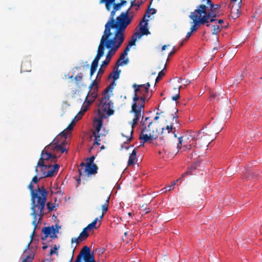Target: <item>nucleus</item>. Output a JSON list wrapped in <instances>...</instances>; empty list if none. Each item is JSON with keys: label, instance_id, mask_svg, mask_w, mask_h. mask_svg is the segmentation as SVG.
Masks as SVG:
<instances>
[{"label": "nucleus", "instance_id": "obj_62", "mask_svg": "<svg viewBox=\"0 0 262 262\" xmlns=\"http://www.w3.org/2000/svg\"><path fill=\"white\" fill-rule=\"evenodd\" d=\"M119 3L121 4V6H122L126 3V1L124 0H121V2Z\"/></svg>", "mask_w": 262, "mask_h": 262}, {"label": "nucleus", "instance_id": "obj_55", "mask_svg": "<svg viewBox=\"0 0 262 262\" xmlns=\"http://www.w3.org/2000/svg\"><path fill=\"white\" fill-rule=\"evenodd\" d=\"M135 35H136V37H137V39H139L143 36V35L141 34V33L140 32L138 33H137V32L135 33Z\"/></svg>", "mask_w": 262, "mask_h": 262}, {"label": "nucleus", "instance_id": "obj_58", "mask_svg": "<svg viewBox=\"0 0 262 262\" xmlns=\"http://www.w3.org/2000/svg\"><path fill=\"white\" fill-rule=\"evenodd\" d=\"M190 172H191V171L190 170H188L186 172H185V173H184L182 174V178H183L185 176H186V175L190 174Z\"/></svg>", "mask_w": 262, "mask_h": 262}, {"label": "nucleus", "instance_id": "obj_26", "mask_svg": "<svg viewBox=\"0 0 262 262\" xmlns=\"http://www.w3.org/2000/svg\"><path fill=\"white\" fill-rule=\"evenodd\" d=\"M118 67H117L116 66H115L114 67L113 71L110 74L109 76V78H113L114 82L115 80H117L120 77L121 70L118 69Z\"/></svg>", "mask_w": 262, "mask_h": 262}, {"label": "nucleus", "instance_id": "obj_57", "mask_svg": "<svg viewBox=\"0 0 262 262\" xmlns=\"http://www.w3.org/2000/svg\"><path fill=\"white\" fill-rule=\"evenodd\" d=\"M184 85L185 86L191 83V81L188 79H184Z\"/></svg>", "mask_w": 262, "mask_h": 262}, {"label": "nucleus", "instance_id": "obj_60", "mask_svg": "<svg viewBox=\"0 0 262 262\" xmlns=\"http://www.w3.org/2000/svg\"><path fill=\"white\" fill-rule=\"evenodd\" d=\"M192 33L190 31L188 32L186 35V39H188L191 36Z\"/></svg>", "mask_w": 262, "mask_h": 262}, {"label": "nucleus", "instance_id": "obj_49", "mask_svg": "<svg viewBox=\"0 0 262 262\" xmlns=\"http://www.w3.org/2000/svg\"><path fill=\"white\" fill-rule=\"evenodd\" d=\"M110 62V61H108V60H107V59H105V60H104L102 61L101 67L107 66L109 64Z\"/></svg>", "mask_w": 262, "mask_h": 262}, {"label": "nucleus", "instance_id": "obj_40", "mask_svg": "<svg viewBox=\"0 0 262 262\" xmlns=\"http://www.w3.org/2000/svg\"><path fill=\"white\" fill-rule=\"evenodd\" d=\"M95 158L94 156L91 157L90 158H87L86 160V163L85 165H90L91 164H94L93 163V162L94 161Z\"/></svg>", "mask_w": 262, "mask_h": 262}, {"label": "nucleus", "instance_id": "obj_2", "mask_svg": "<svg viewBox=\"0 0 262 262\" xmlns=\"http://www.w3.org/2000/svg\"><path fill=\"white\" fill-rule=\"evenodd\" d=\"M204 129L200 130L196 133V135L190 134L183 137H179V143L177 144V148L179 149L182 147L185 149H190L191 146L193 144V142L191 141H196L195 145L199 147L203 146H207L210 141H212V139L209 138V136L207 133L203 131Z\"/></svg>", "mask_w": 262, "mask_h": 262}, {"label": "nucleus", "instance_id": "obj_54", "mask_svg": "<svg viewBox=\"0 0 262 262\" xmlns=\"http://www.w3.org/2000/svg\"><path fill=\"white\" fill-rule=\"evenodd\" d=\"M217 96V95L215 93L211 94L210 97V100H214Z\"/></svg>", "mask_w": 262, "mask_h": 262}, {"label": "nucleus", "instance_id": "obj_17", "mask_svg": "<svg viewBox=\"0 0 262 262\" xmlns=\"http://www.w3.org/2000/svg\"><path fill=\"white\" fill-rule=\"evenodd\" d=\"M104 113L102 112L100 109L98 110L97 117L94 118L93 120V126L95 128V130L99 132V130L102 127L103 120L107 118L106 114H104Z\"/></svg>", "mask_w": 262, "mask_h": 262}, {"label": "nucleus", "instance_id": "obj_24", "mask_svg": "<svg viewBox=\"0 0 262 262\" xmlns=\"http://www.w3.org/2000/svg\"><path fill=\"white\" fill-rule=\"evenodd\" d=\"M145 16H144L140 23V32L143 35H148L150 34V32L149 31L148 28H147L148 21V20H145Z\"/></svg>", "mask_w": 262, "mask_h": 262}, {"label": "nucleus", "instance_id": "obj_19", "mask_svg": "<svg viewBox=\"0 0 262 262\" xmlns=\"http://www.w3.org/2000/svg\"><path fill=\"white\" fill-rule=\"evenodd\" d=\"M174 132L175 128L173 127L172 125H167L165 128L163 127L162 128L161 137L160 138L162 140H166L172 136L176 138L177 135Z\"/></svg>", "mask_w": 262, "mask_h": 262}, {"label": "nucleus", "instance_id": "obj_12", "mask_svg": "<svg viewBox=\"0 0 262 262\" xmlns=\"http://www.w3.org/2000/svg\"><path fill=\"white\" fill-rule=\"evenodd\" d=\"M189 17L193 20V25L190 28V32L191 33L195 31L200 25H204L205 23H207L205 20V18H203L200 14L196 12L195 10L193 12H191Z\"/></svg>", "mask_w": 262, "mask_h": 262}, {"label": "nucleus", "instance_id": "obj_28", "mask_svg": "<svg viewBox=\"0 0 262 262\" xmlns=\"http://www.w3.org/2000/svg\"><path fill=\"white\" fill-rule=\"evenodd\" d=\"M93 135L95 137V141L94 142V144H96L97 145H99L100 144V142L101 141L100 137L103 136L105 135V133H101V129L99 130V132H97L96 130L93 132Z\"/></svg>", "mask_w": 262, "mask_h": 262}, {"label": "nucleus", "instance_id": "obj_36", "mask_svg": "<svg viewBox=\"0 0 262 262\" xmlns=\"http://www.w3.org/2000/svg\"><path fill=\"white\" fill-rule=\"evenodd\" d=\"M83 78V75L81 73H79L77 76L75 77V80L76 84H79V83L82 81Z\"/></svg>", "mask_w": 262, "mask_h": 262}, {"label": "nucleus", "instance_id": "obj_10", "mask_svg": "<svg viewBox=\"0 0 262 262\" xmlns=\"http://www.w3.org/2000/svg\"><path fill=\"white\" fill-rule=\"evenodd\" d=\"M110 194H107L106 196L105 203L101 206V215L99 216V217L95 218V219L91 223L89 224L87 226V227H85L89 231H90L93 228L97 229L96 225L97 222H99L98 227L100 226L102 218L104 217V215L106 214V213L108 210V204L110 202Z\"/></svg>", "mask_w": 262, "mask_h": 262}, {"label": "nucleus", "instance_id": "obj_23", "mask_svg": "<svg viewBox=\"0 0 262 262\" xmlns=\"http://www.w3.org/2000/svg\"><path fill=\"white\" fill-rule=\"evenodd\" d=\"M90 89L84 101V103H88V105L91 104L97 97V86Z\"/></svg>", "mask_w": 262, "mask_h": 262}, {"label": "nucleus", "instance_id": "obj_64", "mask_svg": "<svg viewBox=\"0 0 262 262\" xmlns=\"http://www.w3.org/2000/svg\"><path fill=\"white\" fill-rule=\"evenodd\" d=\"M166 47H167L166 45L163 46L162 47V51L165 50L166 49Z\"/></svg>", "mask_w": 262, "mask_h": 262}, {"label": "nucleus", "instance_id": "obj_52", "mask_svg": "<svg viewBox=\"0 0 262 262\" xmlns=\"http://www.w3.org/2000/svg\"><path fill=\"white\" fill-rule=\"evenodd\" d=\"M104 70L102 69V67L101 68H100L99 69L98 72V74H97V78H98V75L102 74L104 73Z\"/></svg>", "mask_w": 262, "mask_h": 262}, {"label": "nucleus", "instance_id": "obj_47", "mask_svg": "<svg viewBox=\"0 0 262 262\" xmlns=\"http://www.w3.org/2000/svg\"><path fill=\"white\" fill-rule=\"evenodd\" d=\"M135 43H136V41H135V39H131V40L129 41L128 45L127 46L129 47V48H130V47L132 46L135 45Z\"/></svg>", "mask_w": 262, "mask_h": 262}, {"label": "nucleus", "instance_id": "obj_61", "mask_svg": "<svg viewBox=\"0 0 262 262\" xmlns=\"http://www.w3.org/2000/svg\"><path fill=\"white\" fill-rule=\"evenodd\" d=\"M136 36V35H135V34L134 33L132 37V39H135V41H136V40L138 39Z\"/></svg>", "mask_w": 262, "mask_h": 262}, {"label": "nucleus", "instance_id": "obj_1", "mask_svg": "<svg viewBox=\"0 0 262 262\" xmlns=\"http://www.w3.org/2000/svg\"><path fill=\"white\" fill-rule=\"evenodd\" d=\"M40 179L36 173V176L32 178L31 183L28 185L31 196V209L32 212L31 215L33 217L32 224L34 226V230L36 229L38 223L42 220L43 216L42 211L45 208L48 194V191L43 186H38L37 189L34 188L32 183H37Z\"/></svg>", "mask_w": 262, "mask_h": 262}, {"label": "nucleus", "instance_id": "obj_63", "mask_svg": "<svg viewBox=\"0 0 262 262\" xmlns=\"http://www.w3.org/2000/svg\"><path fill=\"white\" fill-rule=\"evenodd\" d=\"M223 23H224V20L223 19H219L218 20V24H222Z\"/></svg>", "mask_w": 262, "mask_h": 262}, {"label": "nucleus", "instance_id": "obj_44", "mask_svg": "<svg viewBox=\"0 0 262 262\" xmlns=\"http://www.w3.org/2000/svg\"><path fill=\"white\" fill-rule=\"evenodd\" d=\"M130 48L129 47H126V48L125 49L124 52L121 54V55H122V56H125L127 55L128 52H129V51L130 50Z\"/></svg>", "mask_w": 262, "mask_h": 262}, {"label": "nucleus", "instance_id": "obj_7", "mask_svg": "<svg viewBox=\"0 0 262 262\" xmlns=\"http://www.w3.org/2000/svg\"><path fill=\"white\" fill-rule=\"evenodd\" d=\"M133 87L134 88L133 102H143V104H145V100H148L150 97L148 96L149 83L147 82L144 84H134Z\"/></svg>", "mask_w": 262, "mask_h": 262}, {"label": "nucleus", "instance_id": "obj_5", "mask_svg": "<svg viewBox=\"0 0 262 262\" xmlns=\"http://www.w3.org/2000/svg\"><path fill=\"white\" fill-rule=\"evenodd\" d=\"M144 107L145 104H143V102L138 103L137 102H133L132 104L130 112L134 114V118L132 122V128L128 129L127 130L128 133H129V136H125L124 133H122V135L125 136L127 138V140L128 141H130L133 139L132 134L134 132V127L137 125L141 117L142 118V120L145 119V118L144 119L143 118Z\"/></svg>", "mask_w": 262, "mask_h": 262}, {"label": "nucleus", "instance_id": "obj_27", "mask_svg": "<svg viewBox=\"0 0 262 262\" xmlns=\"http://www.w3.org/2000/svg\"><path fill=\"white\" fill-rule=\"evenodd\" d=\"M73 128V125L72 124H70L68 125L67 128L61 132L58 136V137H61L63 138H65V139H67V137L69 134V132L71 131Z\"/></svg>", "mask_w": 262, "mask_h": 262}, {"label": "nucleus", "instance_id": "obj_9", "mask_svg": "<svg viewBox=\"0 0 262 262\" xmlns=\"http://www.w3.org/2000/svg\"><path fill=\"white\" fill-rule=\"evenodd\" d=\"M110 95L104 94L100 101V110L105 113L107 115L110 116L114 114L113 103L110 100Z\"/></svg>", "mask_w": 262, "mask_h": 262}, {"label": "nucleus", "instance_id": "obj_21", "mask_svg": "<svg viewBox=\"0 0 262 262\" xmlns=\"http://www.w3.org/2000/svg\"><path fill=\"white\" fill-rule=\"evenodd\" d=\"M242 0H239L236 3H233L230 2L229 5V8L230 9L231 14L230 16L233 19H235L238 17V14L240 13L241 5Z\"/></svg>", "mask_w": 262, "mask_h": 262}, {"label": "nucleus", "instance_id": "obj_48", "mask_svg": "<svg viewBox=\"0 0 262 262\" xmlns=\"http://www.w3.org/2000/svg\"><path fill=\"white\" fill-rule=\"evenodd\" d=\"M79 241H80V238H79L77 237V238H73L72 239V243L73 244V243H76V244H79Z\"/></svg>", "mask_w": 262, "mask_h": 262}, {"label": "nucleus", "instance_id": "obj_41", "mask_svg": "<svg viewBox=\"0 0 262 262\" xmlns=\"http://www.w3.org/2000/svg\"><path fill=\"white\" fill-rule=\"evenodd\" d=\"M164 75L165 73L163 71H161L159 73L156 79V83L158 82L159 80L162 78V77L164 76Z\"/></svg>", "mask_w": 262, "mask_h": 262}, {"label": "nucleus", "instance_id": "obj_16", "mask_svg": "<svg viewBox=\"0 0 262 262\" xmlns=\"http://www.w3.org/2000/svg\"><path fill=\"white\" fill-rule=\"evenodd\" d=\"M80 166L81 168L79 169L80 176L86 173L88 176L95 174L97 173L98 167L96 164L88 165H85L84 163H81Z\"/></svg>", "mask_w": 262, "mask_h": 262}, {"label": "nucleus", "instance_id": "obj_15", "mask_svg": "<svg viewBox=\"0 0 262 262\" xmlns=\"http://www.w3.org/2000/svg\"><path fill=\"white\" fill-rule=\"evenodd\" d=\"M50 165L47 164L46 163H40L38 162L36 166L35 167V171L37 175L39 176V179L50 177L51 176H46L47 174L50 172Z\"/></svg>", "mask_w": 262, "mask_h": 262}, {"label": "nucleus", "instance_id": "obj_22", "mask_svg": "<svg viewBox=\"0 0 262 262\" xmlns=\"http://www.w3.org/2000/svg\"><path fill=\"white\" fill-rule=\"evenodd\" d=\"M116 0H100L99 4H104L105 8L108 11H110L113 6L115 11H118L120 9L121 5L120 3H115Z\"/></svg>", "mask_w": 262, "mask_h": 262}, {"label": "nucleus", "instance_id": "obj_42", "mask_svg": "<svg viewBox=\"0 0 262 262\" xmlns=\"http://www.w3.org/2000/svg\"><path fill=\"white\" fill-rule=\"evenodd\" d=\"M47 207L49 211H51L54 209L55 205L54 204H52L50 202H48L47 204Z\"/></svg>", "mask_w": 262, "mask_h": 262}, {"label": "nucleus", "instance_id": "obj_14", "mask_svg": "<svg viewBox=\"0 0 262 262\" xmlns=\"http://www.w3.org/2000/svg\"><path fill=\"white\" fill-rule=\"evenodd\" d=\"M35 230L36 229L34 230V228L33 231L31 234V240L28 244L26 248L24 250V254L22 255V262H32L34 258V253L30 249V246L31 243L32 242L33 237L35 235Z\"/></svg>", "mask_w": 262, "mask_h": 262}, {"label": "nucleus", "instance_id": "obj_8", "mask_svg": "<svg viewBox=\"0 0 262 262\" xmlns=\"http://www.w3.org/2000/svg\"><path fill=\"white\" fill-rule=\"evenodd\" d=\"M207 5L208 6L203 4L200 5L195 9L196 12L200 14L203 18H205L207 21L210 17L215 19L218 16L217 13L220 8V5H214L212 3Z\"/></svg>", "mask_w": 262, "mask_h": 262}, {"label": "nucleus", "instance_id": "obj_46", "mask_svg": "<svg viewBox=\"0 0 262 262\" xmlns=\"http://www.w3.org/2000/svg\"><path fill=\"white\" fill-rule=\"evenodd\" d=\"M57 250V248L56 245L53 247V248L51 249L50 250V255H53V254L55 253L56 252V251Z\"/></svg>", "mask_w": 262, "mask_h": 262}, {"label": "nucleus", "instance_id": "obj_29", "mask_svg": "<svg viewBox=\"0 0 262 262\" xmlns=\"http://www.w3.org/2000/svg\"><path fill=\"white\" fill-rule=\"evenodd\" d=\"M128 62V59L127 58H125V56H122V55H121L119 59L116 62L115 66L119 67L120 66L126 64Z\"/></svg>", "mask_w": 262, "mask_h": 262}, {"label": "nucleus", "instance_id": "obj_45", "mask_svg": "<svg viewBox=\"0 0 262 262\" xmlns=\"http://www.w3.org/2000/svg\"><path fill=\"white\" fill-rule=\"evenodd\" d=\"M198 156L197 154L195 153L192 152L191 154L188 156V158L189 159H196Z\"/></svg>", "mask_w": 262, "mask_h": 262}, {"label": "nucleus", "instance_id": "obj_32", "mask_svg": "<svg viewBox=\"0 0 262 262\" xmlns=\"http://www.w3.org/2000/svg\"><path fill=\"white\" fill-rule=\"evenodd\" d=\"M59 168V165L57 164H55L53 166L50 165V172L46 174V176H52L54 173L57 172Z\"/></svg>", "mask_w": 262, "mask_h": 262}, {"label": "nucleus", "instance_id": "obj_6", "mask_svg": "<svg viewBox=\"0 0 262 262\" xmlns=\"http://www.w3.org/2000/svg\"><path fill=\"white\" fill-rule=\"evenodd\" d=\"M141 125L144 126L140 135L139 139L142 140L143 143L147 142L151 143L158 137V132L157 128L155 130L151 129L150 126L152 124V121H149V117H145L144 120L141 121Z\"/></svg>", "mask_w": 262, "mask_h": 262}, {"label": "nucleus", "instance_id": "obj_56", "mask_svg": "<svg viewBox=\"0 0 262 262\" xmlns=\"http://www.w3.org/2000/svg\"><path fill=\"white\" fill-rule=\"evenodd\" d=\"M135 35H136V37H137V39H139L143 36V35L141 34V33L140 32L138 33H137V32L135 33Z\"/></svg>", "mask_w": 262, "mask_h": 262}, {"label": "nucleus", "instance_id": "obj_25", "mask_svg": "<svg viewBox=\"0 0 262 262\" xmlns=\"http://www.w3.org/2000/svg\"><path fill=\"white\" fill-rule=\"evenodd\" d=\"M103 55V45H102L101 38L100 40L99 45L98 47L97 55H96V56L93 61L98 63L100 59Z\"/></svg>", "mask_w": 262, "mask_h": 262}, {"label": "nucleus", "instance_id": "obj_50", "mask_svg": "<svg viewBox=\"0 0 262 262\" xmlns=\"http://www.w3.org/2000/svg\"><path fill=\"white\" fill-rule=\"evenodd\" d=\"M179 98H180V95H179V92L178 94L172 96L171 99L172 100L177 101L178 99H179Z\"/></svg>", "mask_w": 262, "mask_h": 262}, {"label": "nucleus", "instance_id": "obj_43", "mask_svg": "<svg viewBox=\"0 0 262 262\" xmlns=\"http://www.w3.org/2000/svg\"><path fill=\"white\" fill-rule=\"evenodd\" d=\"M215 20V18H213L212 17H210L207 20V23H205V24H206V27H209L211 26V25L209 24V23L213 22Z\"/></svg>", "mask_w": 262, "mask_h": 262}, {"label": "nucleus", "instance_id": "obj_18", "mask_svg": "<svg viewBox=\"0 0 262 262\" xmlns=\"http://www.w3.org/2000/svg\"><path fill=\"white\" fill-rule=\"evenodd\" d=\"M116 11H115L114 9L111 12V15L110 17L105 25L104 26V30L103 31V34L104 35H111V31L112 30V28L114 23L116 21V19H115L114 17L116 13Z\"/></svg>", "mask_w": 262, "mask_h": 262}, {"label": "nucleus", "instance_id": "obj_20", "mask_svg": "<svg viewBox=\"0 0 262 262\" xmlns=\"http://www.w3.org/2000/svg\"><path fill=\"white\" fill-rule=\"evenodd\" d=\"M49 149L45 148L44 150L41 151L40 157L38 162L43 163H46L45 161L48 160H50L52 162H55L57 157L48 152V150Z\"/></svg>", "mask_w": 262, "mask_h": 262}, {"label": "nucleus", "instance_id": "obj_59", "mask_svg": "<svg viewBox=\"0 0 262 262\" xmlns=\"http://www.w3.org/2000/svg\"><path fill=\"white\" fill-rule=\"evenodd\" d=\"M143 211L145 212V213L146 214V213H149L151 211L150 210L149 208H145Z\"/></svg>", "mask_w": 262, "mask_h": 262}, {"label": "nucleus", "instance_id": "obj_39", "mask_svg": "<svg viewBox=\"0 0 262 262\" xmlns=\"http://www.w3.org/2000/svg\"><path fill=\"white\" fill-rule=\"evenodd\" d=\"M114 85H116L114 81L105 90L104 94L108 95L107 93H108L109 91L112 92L113 89H114Z\"/></svg>", "mask_w": 262, "mask_h": 262}, {"label": "nucleus", "instance_id": "obj_33", "mask_svg": "<svg viewBox=\"0 0 262 262\" xmlns=\"http://www.w3.org/2000/svg\"><path fill=\"white\" fill-rule=\"evenodd\" d=\"M88 231L89 230L86 228H84L82 231L80 233L79 238H80L81 241L84 240L88 237L89 234L88 233Z\"/></svg>", "mask_w": 262, "mask_h": 262}, {"label": "nucleus", "instance_id": "obj_4", "mask_svg": "<svg viewBox=\"0 0 262 262\" xmlns=\"http://www.w3.org/2000/svg\"><path fill=\"white\" fill-rule=\"evenodd\" d=\"M101 42L102 45H103V54L105 49L108 50L106 59L108 61H111L112 56L123 42V41L110 36V35L104 34L101 36Z\"/></svg>", "mask_w": 262, "mask_h": 262}, {"label": "nucleus", "instance_id": "obj_3", "mask_svg": "<svg viewBox=\"0 0 262 262\" xmlns=\"http://www.w3.org/2000/svg\"><path fill=\"white\" fill-rule=\"evenodd\" d=\"M130 9V8L126 12H122L119 16L117 17L116 21L112 28V34L110 35V36L124 41L125 39V30L131 23L134 17L133 13L129 12Z\"/></svg>", "mask_w": 262, "mask_h": 262}, {"label": "nucleus", "instance_id": "obj_53", "mask_svg": "<svg viewBox=\"0 0 262 262\" xmlns=\"http://www.w3.org/2000/svg\"><path fill=\"white\" fill-rule=\"evenodd\" d=\"M97 82L96 80H93L92 83H91V85L89 86L90 89H93V86H95V87L97 86Z\"/></svg>", "mask_w": 262, "mask_h": 262}, {"label": "nucleus", "instance_id": "obj_13", "mask_svg": "<svg viewBox=\"0 0 262 262\" xmlns=\"http://www.w3.org/2000/svg\"><path fill=\"white\" fill-rule=\"evenodd\" d=\"M60 226L57 225H55V228L54 226L45 227L42 229V232L43 235L41 237L42 241H45L47 239L48 237L51 238H55L57 237V233L58 232Z\"/></svg>", "mask_w": 262, "mask_h": 262}, {"label": "nucleus", "instance_id": "obj_31", "mask_svg": "<svg viewBox=\"0 0 262 262\" xmlns=\"http://www.w3.org/2000/svg\"><path fill=\"white\" fill-rule=\"evenodd\" d=\"M212 29L211 30L212 35H218L221 31L222 27H220L219 25L216 24L212 26Z\"/></svg>", "mask_w": 262, "mask_h": 262}, {"label": "nucleus", "instance_id": "obj_37", "mask_svg": "<svg viewBox=\"0 0 262 262\" xmlns=\"http://www.w3.org/2000/svg\"><path fill=\"white\" fill-rule=\"evenodd\" d=\"M135 0H134V1H132L131 2L130 7H134V6H136L137 7L136 10H138V8L142 5V1H138L137 3H135Z\"/></svg>", "mask_w": 262, "mask_h": 262}, {"label": "nucleus", "instance_id": "obj_11", "mask_svg": "<svg viewBox=\"0 0 262 262\" xmlns=\"http://www.w3.org/2000/svg\"><path fill=\"white\" fill-rule=\"evenodd\" d=\"M60 138L57 136L50 144L46 146V149L60 151L61 153L65 152L67 150L64 147L66 139L63 138L62 141H59V140Z\"/></svg>", "mask_w": 262, "mask_h": 262}, {"label": "nucleus", "instance_id": "obj_38", "mask_svg": "<svg viewBox=\"0 0 262 262\" xmlns=\"http://www.w3.org/2000/svg\"><path fill=\"white\" fill-rule=\"evenodd\" d=\"M156 12V9H155L154 8H152V9L148 8L147 10L145 15L144 16H145V17L147 16L148 17H150V15H149L150 13H151L150 14L151 15H153V14H155Z\"/></svg>", "mask_w": 262, "mask_h": 262}, {"label": "nucleus", "instance_id": "obj_35", "mask_svg": "<svg viewBox=\"0 0 262 262\" xmlns=\"http://www.w3.org/2000/svg\"><path fill=\"white\" fill-rule=\"evenodd\" d=\"M181 178H179L177 181H173L170 186H167L165 188L166 191H170V190L173 189L176 183L181 181Z\"/></svg>", "mask_w": 262, "mask_h": 262}, {"label": "nucleus", "instance_id": "obj_30", "mask_svg": "<svg viewBox=\"0 0 262 262\" xmlns=\"http://www.w3.org/2000/svg\"><path fill=\"white\" fill-rule=\"evenodd\" d=\"M136 156L137 152L135 149H134L129 157L128 165H130L135 163V160L136 159Z\"/></svg>", "mask_w": 262, "mask_h": 262}, {"label": "nucleus", "instance_id": "obj_34", "mask_svg": "<svg viewBox=\"0 0 262 262\" xmlns=\"http://www.w3.org/2000/svg\"><path fill=\"white\" fill-rule=\"evenodd\" d=\"M98 63L93 61L90 69V77L94 74L98 67Z\"/></svg>", "mask_w": 262, "mask_h": 262}, {"label": "nucleus", "instance_id": "obj_51", "mask_svg": "<svg viewBox=\"0 0 262 262\" xmlns=\"http://www.w3.org/2000/svg\"><path fill=\"white\" fill-rule=\"evenodd\" d=\"M89 105H88V103H86V105H83L82 107V114H83L88 110V106H89Z\"/></svg>", "mask_w": 262, "mask_h": 262}]
</instances>
